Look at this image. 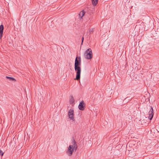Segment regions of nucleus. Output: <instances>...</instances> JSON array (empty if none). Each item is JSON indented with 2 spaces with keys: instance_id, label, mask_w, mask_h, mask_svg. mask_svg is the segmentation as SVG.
Segmentation results:
<instances>
[{
  "instance_id": "nucleus-1",
  "label": "nucleus",
  "mask_w": 159,
  "mask_h": 159,
  "mask_svg": "<svg viewBox=\"0 0 159 159\" xmlns=\"http://www.w3.org/2000/svg\"><path fill=\"white\" fill-rule=\"evenodd\" d=\"M78 57H76L75 62V70L76 72V78L75 80H79L80 79V75L81 71L80 67V61H79L78 60Z\"/></svg>"
},
{
  "instance_id": "nucleus-2",
  "label": "nucleus",
  "mask_w": 159,
  "mask_h": 159,
  "mask_svg": "<svg viewBox=\"0 0 159 159\" xmlns=\"http://www.w3.org/2000/svg\"><path fill=\"white\" fill-rule=\"evenodd\" d=\"M77 146L76 143L73 139L71 144L68 146L66 151V154L69 156H71L73 153L75 152L77 150Z\"/></svg>"
},
{
  "instance_id": "nucleus-3",
  "label": "nucleus",
  "mask_w": 159,
  "mask_h": 159,
  "mask_svg": "<svg viewBox=\"0 0 159 159\" xmlns=\"http://www.w3.org/2000/svg\"><path fill=\"white\" fill-rule=\"evenodd\" d=\"M85 57L87 59H90L93 57L92 51L90 48L87 49L84 53Z\"/></svg>"
},
{
  "instance_id": "nucleus-4",
  "label": "nucleus",
  "mask_w": 159,
  "mask_h": 159,
  "mask_svg": "<svg viewBox=\"0 0 159 159\" xmlns=\"http://www.w3.org/2000/svg\"><path fill=\"white\" fill-rule=\"evenodd\" d=\"M68 116L72 121H74V112L73 109L70 110L68 113Z\"/></svg>"
},
{
  "instance_id": "nucleus-5",
  "label": "nucleus",
  "mask_w": 159,
  "mask_h": 159,
  "mask_svg": "<svg viewBox=\"0 0 159 159\" xmlns=\"http://www.w3.org/2000/svg\"><path fill=\"white\" fill-rule=\"evenodd\" d=\"M148 109L150 110V111L148 112L149 116H148V117L150 120H151L153 116V109L151 107H149Z\"/></svg>"
},
{
  "instance_id": "nucleus-6",
  "label": "nucleus",
  "mask_w": 159,
  "mask_h": 159,
  "mask_svg": "<svg viewBox=\"0 0 159 159\" xmlns=\"http://www.w3.org/2000/svg\"><path fill=\"white\" fill-rule=\"evenodd\" d=\"M3 26L2 25H0V40L1 39L3 34Z\"/></svg>"
},
{
  "instance_id": "nucleus-7",
  "label": "nucleus",
  "mask_w": 159,
  "mask_h": 159,
  "mask_svg": "<svg viewBox=\"0 0 159 159\" xmlns=\"http://www.w3.org/2000/svg\"><path fill=\"white\" fill-rule=\"evenodd\" d=\"M83 104H84L83 101H81L79 105L78 106V107L80 110H84V108L83 106Z\"/></svg>"
},
{
  "instance_id": "nucleus-8",
  "label": "nucleus",
  "mask_w": 159,
  "mask_h": 159,
  "mask_svg": "<svg viewBox=\"0 0 159 159\" xmlns=\"http://www.w3.org/2000/svg\"><path fill=\"white\" fill-rule=\"evenodd\" d=\"M69 102L70 104H73L75 103L74 98L73 96L71 95L69 97Z\"/></svg>"
},
{
  "instance_id": "nucleus-9",
  "label": "nucleus",
  "mask_w": 159,
  "mask_h": 159,
  "mask_svg": "<svg viewBox=\"0 0 159 159\" xmlns=\"http://www.w3.org/2000/svg\"><path fill=\"white\" fill-rule=\"evenodd\" d=\"M85 14V12L84 10L80 11L79 14V17L81 19L82 18Z\"/></svg>"
},
{
  "instance_id": "nucleus-10",
  "label": "nucleus",
  "mask_w": 159,
  "mask_h": 159,
  "mask_svg": "<svg viewBox=\"0 0 159 159\" xmlns=\"http://www.w3.org/2000/svg\"><path fill=\"white\" fill-rule=\"evenodd\" d=\"M92 4L94 6H96L98 3V0H91Z\"/></svg>"
},
{
  "instance_id": "nucleus-11",
  "label": "nucleus",
  "mask_w": 159,
  "mask_h": 159,
  "mask_svg": "<svg viewBox=\"0 0 159 159\" xmlns=\"http://www.w3.org/2000/svg\"><path fill=\"white\" fill-rule=\"evenodd\" d=\"M6 78L7 79H9V80H15V79H14V78L13 77H9V76H6Z\"/></svg>"
},
{
  "instance_id": "nucleus-12",
  "label": "nucleus",
  "mask_w": 159,
  "mask_h": 159,
  "mask_svg": "<svg viewBox=\"0 0 159 159\" xmlns=\"http://www.w3.org/2000/svg\"><path fill=\"white\" fill-rule=\"evenodd\" d=\"M94 31V29L92 28L89 30V32L91 33H93Z\"/></svg>"
},
{
  "instance_id": "nucleus-13",
  "label": "nucleus",
  "mask_w": 159,
  "mask_h": 159,
  "mask_svg": "<svg viewBox=\"0 0 159 159\" xmlns=\"http://www.w3.org/2000/svg\"><path fill=\"white\" fill-rule=\"evenodd\" d=\"M3 152L0 150V155H1V156H2L3 155Z\"/></svg>"
},
{
  "instance_id": "nucleus-14",
  "label": "nucleus",
  "mask_w": 159,
  "mask_h": 159,
  "mask_svg": "<svg viewBox=\"0 0 159 159\" xmlns=\"http://www.w3.org/2000/svg\"><path fill=\"white\" fill-rule=\"evenodd\" d=\"M91 19L90 18H89L88 20H87V22H89L90 21Z\"/></svg>"
},
{
  "instance_id": "nucleus-15",
  "label": "nucleus",
  "mask_w": 159,
  "mask_h": 159,
  "mask_svg": "<svg viewBox=\"0 0 159 159\" xmlns=\"http://www.w3.org/2000/svg\"><path fill=\"white\" fill-rule=\"evenodd\" d=\"M84 38L83 37L82 38V43H81V44H82L83 42V41H84Z\"/></svg>"
},
{
  "instance_id": "nucleus-16",
  "label": "nucleus",
  "mask_w": 159,
  "mask_h": 159,
  "mask_svg": "<svg viewBox=\"0 0 159 159\" xmlns=\"http://www.w3.org/2000/svg\"><path fill=\"white\" fill-rule=\"evenodd\" d=\"M79 60H80V57H79Z\"/></svg>"
}]
</instances>
